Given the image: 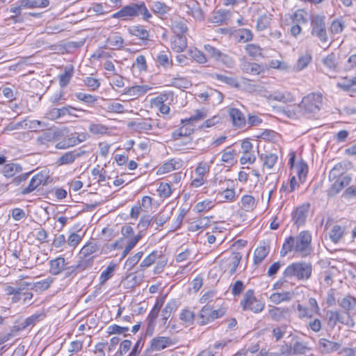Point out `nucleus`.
I'll list each match as a JSON object with an SVG mask.
<instances>
[{
	"label": "nucleus",
	"mask_w": 356,
	"mask_h": 356,
	"mask_svg": "<svg viewBox=\"0 0 356 356\" xmlns=\"http://www.w3.org/2000/svg\"><path fill=\"white\" fill-rule=\"evenodd\" d=\"M116 267L117 265L111 262L106 268L102 271L99 277V282L101 284H104L107 280L113 277Z\"/></svg>",
	"instance_id": "obj_50"
},
{
	"label": "nucleus",
	"mask_w": 356,
	"mask_h": 356,
	"mask_svg": "<svg viewBox=\"0 0 356 356\" xmlns=\"http://www.w3.org/2000/svg\"><path fill=\"white\" fill-rule=\"evenodd\" d=\"M341 347V344L330 341L325 338H321L318 340V348L321 353L325 354L331 353L338 350Z\"/></svg>",
	"instance_id": "obj_20"
},
{
	"label": "nucleus",
	"mask_w": 356,
	"mask_h": 356,
	"mask_svg": "<svg viewBox=\"0 0 356 356\" xmlns=\"http://www.w3.org/2000/svg\"><path fill=\"white\" fill-rule=\"evenodd\" d=\"M220 164L225 167H232L236 164L237 159L236 151L232 149L230 147H227L220 152Z\"/></svg>",
	"instance_id": "obj_12"
},
{
	"label": "nucleus",
	"mask_w": 356,
	"mask_h": 356,
	"mask_svg": "<svg viewBox=\"0 0 356 356\" xmlns=\"http://www.w3.org/2000/svg\"><path fill=\"white\" fill-rule=\"evenodd\" d=\"M225 311L222 309L213 310L208 305L203 307L200 312V324L205 325L218 318L222 316Z\"/></svg>",
	"instance_id": "obj_11"
},
{
	"label": "nucleus",
	"mask_w": 356,
	"mask_h": 356,
	"mask_svg": "<svg viewBox=\"0 0 356 356\" xmlns=\"http://www.w3.org/2000/svg\"><path fill=\"white\" fill-rule=\"evenodd\" d=\"M309 210L308 205L298 207L293 213V220L298 227L302 225L305 222Z\"/></svg>",
	"instance_id": "obj_25"
},
{
	"label": "nucleus",
	"mask_w": 356,
	"mask_h": 356,
	"mask_svg": "<svg viewBox=\"0 0 356 356\" xmlns=\"http://www.w3.org/2000/svg\"><path fill=\"white\" fill-rule=\"evenodd\" d=\"M241 259V255L239 253L234 254L227 259L229 264V271L231 275L235 273Z\"/></svg>",
	"instance_id": "obj_57"
},
{
	"label": "nucleus",
	"mask_w": 356,
	"mask_h": 356,
	"mask_svg": "<svg viewBox=\"0 0 356 356\" xmlns=\"http://www.w3.org/2000/svg\"><path fill=\"white\" fill-rule=\"evenodd\" d=\"M267 102L272 104L273 102H287L290 101L289 94L282 91H274L272 93H266L264 95Z\"/></svg>",
	"instance_id": "obj_24"
},
{
	"label": "nucleus",
	"mask_w": 356,
	"mask_h": 356,
	"mask_svg": "<svg viewBox=\"0 0 356 356\" xmlns=\"http://www.w3.org/2000/svg\"><path fill=\"white\" fill-rule=\"evenodd\" d=\"M67 263L63 257H59L49 261V272L54 275L60 274L67 268Z\"/></svg>",
	"instance_id": "obj_21"
},
{
	"label": "nucleus",
	"mask_w": 356,
	"mask_h": 356,
	"mask_svg": "<svg viewBox=\"0 0 356 356\" xmlns=\"http://www.w3.org/2000/svg\"><path fill=\"white\" fill-rule=\"evenodd\" d=\"M176 344V341L167 336H156L149 342V350L151 351H161Z\"/></svg>",
	"instance_id": "obj_10"
},
{
	"label": "nucleus",
	"mask_w": 356,
	"mask_h": 356,
	"mask_svg": "<svg viewBox=\"0 0 356 356\" xmlns=\"http://www.w3.org/2000/svg\"><path fill=\"white\" fill-rule=\"evenodd\" d=\"M187 47L186 36L174 35L171 38V48L176 52H182Z\"/></svg>",
	"instance_id": "obj_33"
},
{
	"label": "nucleus",
	"mask_w": 356,
	"mask_h": 356,
	"mask_svg": "<svg viewBox=\"0 0 356 356\" xmlns=\"http://www.w3.org/2000/svg\"><path fill=\"white\" fill-rule=\"evenodd\" d=\"M238 206L241 210L251 212L256 208L257 202L252 195H244L241 197Z\"/></svg>",
	"instance_id": "obj_22"
},
{
	"label": "nucleus",
	"mask_w": 356,
	"mask_h": 356,
	"mask_svg": "<svg viewBox=\"0 0 356 356\" xmlns=\"http://www.w3.org/2000/svg\"><path fill=\"white\" fill-rule=\"evenodd\" d=\"M212 216H204L198 218L188 224V230L190 232H197L207 228L210 226Z\"/></svg>",
	"instance_id": "obj_17"
},
{
	"label": "nucleus",
	"mask_w": 356,
	"mask_h": 356,
	"mask_svg": "<svg viewBox=\"0 0 356 356\" xmlns=\"http://www.w3.org/2000/svg\"><path fill=\"white\" fill-rule=\"evenodd\" d=\"M339 305L341 308L345 310V312H348L353 309L356 305V299L351 296H346L338 301Z\"/></svg>",
	"instance_id": "obj_47"
},
{
	"label": "nucleus",
	"mask_w": 356,
	"mask_h": 356,
	"mask_svg": "<svg viewBox=\"0 0 356 356\" xmlns=\"http://www.w3.org/2000/svg\"><path fill=\"white\" fill-rule=\"evenodd\" d=\"M236 35L239 42H245L252 40V32L247 29H241L238 31Z\"/></svg>",
	"instance_id": "obj_61"
},
{
	"label": "nucleus",
	"mask_w": 356,
	"mask_h": 356,
	"mask_svg": "<svg viewBox=\"0 0 356 356\" xmlns=\"http://www.w3.org/2000/svg\"><path fill=\"white\" fill-rule=\"evenodd\" d=\"M344 232V227L335 225L329 232V238L333 243H337L343 236Z\"/></svg>",
	"instance_id": "obj_44"
},
{
	"label": "nucleus",
	"mask_w": 356,
	"mask_h": 356,
	"mask_svg": "<svg viewBox=\"0 0 356 356\" xmlns=\"http://www.w3.org/2000/svg\"><path fill=\"white\" fill-rule=\"evenodd\" d=\"M22 170V167L17 163H7L4 165L2 169V174L8 178L14 177L17 173Z\"/></svg>",
	"instance_id": "obj_45"
},
{
	"label": "nucleus",
	"mask_w": 356,
	"mask_h": 356,
	"mask_svg": "<svg viewBox=\"0 0 356 356\" xmlns=\"http://www.w3.org/2000/svg\"><path fill=\"white\" fill-rule=\"evenodd\" d=\"M259 159L262 161L263 168L270 170L277 162L278 157L277 155L274 153L266 152L260 154Z\"/></svg>",
	"instance_id": "obj_30"
},
{
	"label": "nucleus",
	"mask_w": 356,
	"mask_h": 356,
	"mask_svg": "<svg viewBox=\"0 0 356 356\" xmlns=\"http://www.w3.org/2000/svg\"><path fill=\"white\" fill-rule=\"evenodd\" d=\"M293 22L297 24H306L307 22V13L304 9H298L291 16Z\"/></svg>",
	"instance_id": "obj_54"
},
{
	"label": "nucleus",
	"mask_w": 356,
	"mask_h": 356,
	"mask_svg": "<svg viewBox=\"0 0 356 356\" xmlns=\"http://www.w3.org/2000/svg\"><path fill=\"white\" fill-rule=\"evenodd\" d=\"M228 113L234 127L241 129L245 126V118L243 113L239 109L236 108H230L228 110Z\"/></svg>",
	"instance_id": "obj_15"
},
{
	"label": "nucleus",
	"mask_w": 356,
	"mask_h": 356,
	"mask_svg": "<svg viewBox=\"0 0 356 356\" xmlns=\"http://www.w3.org/2000/svg\"><path fill=\"white\" fill-rule=\"evenodd\" d=\"M308 350H309V348L307 343L296 341L290 348L289 353L294 355H303L305 354Z\"/></svg>",
	"instance_id": "obj_49"
},
{
	"label": "nucleus",
	"mask_w": 356,
	"mask_h": 356,
	"mask_svg": "<svg viewBox=\"0 0 356 356\" xmlns=\"http://www.w3.org/2000/svg\"><path fill=\"white\" fill-rule=\"evenodd\" d=\"M182 166V161L179 159H172L163 163L158 170V173L165 174L179 170Z\"/></svg>",
	"instance_id": "obj_23"
},
{
	"label": "nucleus",
	"mask_w": 356,
	"mask_h": 356,
	"mask_svg": "<svg viewBox=\"0 0 356 356\" xmlns=\"http://www.w3.org/2000/svg\"><path fill=\"white\" fill-rule=\"evenodd\" d=\"M174 101V94L172 92H165L150 99V106L152 108H156L163 115H167L170 113V105Z\"/></svg>",
	"instance_id": "obj_6"
},
{
	"label": "nucleus",
	"mask_w": 356,
	"mask_h": 356,
	"mask_svg": "<svg viewBox=\"0 0 356 356\" xmlns=\"http://www.w3.org/2000/svg\"><path fill=\"white\" fill-rule=\"evenodd\" d=\"M188 14L191 15L195 20L202 21L204 19V14L198 5L188 6Z\"/></svg>",
	"instance_id": "obj_56"
},
{
	"label": "nucleus",
	"mask_w": 356,
	"mask_h": 356,
	"mask_svg": "<svg viewBox=\"0 0 356 356\" xmlns=\"http://www.w3.org/2000/svg\"><path fill=\"white\" fill-rule=\"evenodd\" d=\"M312 274V266L305 262H295L289 265L283 273L284 278L296 277L298 280H307Z\"/></svg>",
	"instance_id": "obj_5"
},
{
	"label": "nucleus",
	"mask_w": 356,
	"mask_h": 356,
	"mask_svg": "<svg viewBox=\"0 0 356 356\" xmlns=\"http://www.w3.org/2000/svg\"><path fill=\"white\" fill-rule=\"evenodd\" d=\"M328 324L332 327H334L338 323L353 327L354 325L353 319L351 318L350 313H341L337 311H328L327 312Z\"/></svg>",
	"instance_id": "obj_9"
},
{
	"label": "nucleus",
	"mask_w": 356,
	"mask_h": 356,
	"mask_svg": "<svg viewBox=\"0 0 356 356\" xmlns=\"http://www.w3.org/2000/svg\"><path fill=\"white\" fill-rule=\"evenodd\" d=\"M217 197L222 202H232L236 200V191L234 188H227L217 193Z\"/></svg>",
	"instance_id": "obj_42"
},
{
	"label": "nucleus",
	"mask_w": 356,
	"mask_h": 356,
	"mask_svg": "<svg viewBox=\"0 0 356 356\" xmlns=\"http://www.w3.org/2000/svg\"><path fill=\"white\" fill-rule=\"evenodd\" d=\"M295 156L294 154L289 159V163L291 167L296 169V173L301 182H304L308 173V165L306 162L303 161H299L296 165L294 164Z\"/></svg>",
	"instance_id": "obj_18"
},
{
	"label": "nucleus",
	"mask_w": 356,
	"mask_h": 356,
	"mask_svg": "<svg viewBox=\"0 0 356 356\" xmlns=\"http://www.w3.org/2000/svg\"><path fill=\"white\" fill-rule=\"evenodd\" d=\"M322 102V95L318 92H312L305 96L300 102L305 117L310 118L315 116L321 110Z\"/></svg>",
	"instance_id": "obj_3"
},
{
	"label": "nucleus",
	"mask_w": 356,
	"mask_h": 356,
	"mask_svg": "<svg viewBox=\"0 0 356 356\" xmlns=\"http://www.w3.org/2000/svg\"><path fill=\"white\" fill-rule=\"evenodd\" d=\"M150 89L151 88L147 85L134 86L126 88L124 94L133 97L134 98H137L147 93Z\"/></svg>",
	"instance_id": "obj_26"
},
{
	"label": "nucleus",
	"mask_w": 356,
	"mask_h": 356,
	"mask_svg": "<svg viewBox=\"0 0 356 356\" xmlns=\"http://www.w3.org/2000/svg\"><path fill=\"white\" fill-rule=\"evenodd\" d=\"M207 114L208 113L207 109L204 108L201 109H197L191 117L182 119L181 122L183 124H194L204 119L207 116Z\"/></svg>",
	"instance_id": "obj_32"
},
{
	"label": "nucleus",
	"mask_w": 356,
	"mask_h": 356,
	"mask_svg": "<svg viewBox=\"0 0 356 356\" xmlns=\"http://www.w3.org/2000/svg\"><path fill=\"white\" fill-rule=\"evenodd\" d=\"M129 104L128 101H123V104L111 101L107 104L106 109L108 111L115 113H124L128 112L127 106Z\"/></svg>",
	"instance_id": "obj_37"
},
{
	"label": "nucleus",
	"mask_w": 356,
	"mask_h": 356,
	"mask_svg": "<svg viewBox=\"0 0 356 356\" xmlns=\"http://www.w3.org/2000/svg\"><path fill=\"white\" fill-rule=\"evenodd\" d=\"M240 62L241 70L247 74L258 75L264 71L262 67L260 65L255 63L249 62L244 57L240 59Z\"/></svg>",
	"instance_id": "obj_16"
},
{
	"label": "nucleus",
	"mask_w": 356,
	"mask_h": 356,
	"mask_svg": "<svg viewBox=\"0 0 356 356\" xmlns=\"http://www.w3.org/2000/svg\"><path fill=\"white\" fill-rule=\"evenodd\" d=\"M216 156H213L209 161H202L197 163L195 169V175L191 177V186L198 188L203 186L207 180L211 166L214 163Z\"/></svg>",
	"instance_id": "obj_4"
},
{
	"label": "nucleus",
	"mask_w": 356,
	"mask_h": 356,
	"mask_svg": "<svg viewBox=\"0 0 356 356\" xmlns=\"http://www.w3.org/2000/svg\"><path fill=\"white\" fill-rule=\"evenodd\" d=\"M59 134L58 132L48 130L43 132L37 138V143L39 145H44L48 147L49 144L53 143L58 139Z\"/></svg>",
	"instance_id": "obj_19"
},
{
	"label": "nucleus",
	"mask_w": 356,
	"mask_h": 356,
	"mask_svg": "<svg viewBox=\"0 0 356 356\" xmlns=\"http://www.w3.org/2000/svg\"><path fill=\"white\" fill-rule=\"evenodd\" d=\"M311 34L313 36L318 38L322 43H327L328 42L324 16H313L311 19Z\"/></svg>",
	"instance_id": "obj_7"
},
{
	"label": "nucleus",
	"mask_w": 356,
	"mask_h": 356,
	"mask_svg": "<svg viewBox=\"0 0 356 356\" xmlns=\"http://www.w3.org/2000/svg\"><path fill=\"white\" fill-rule=\"evenodd\" d=\"M323 67L329 72H336L338 68V63L337 62L336 56L334 54L331 53L322 59Z\"/></svg>",
	"instance_id": "obj_36"
},
{
	"label": "nucleus",
	"mask_w": 356,
	"mask_h": 356,
	"mask_svg": "<svg viewBox=\"0 0 356 356\" xmlns=\"http://www.w3.org/2000/svg\"><path fill=\"white\" fill-rule=\"evenodd\" d=\"M83 154V152H81L76 149L66 152L57 159L56 165L58 166L71 165Z\"/></svg>",
	"instance_id": "obj_14"
},
{
	"label": "nucleus",
	"mask_w": 356,
	"mask_h": 356,
	"mask_svg": "<svg viewBox=\"0 0 356 356\" xmlns=\"http://www.w3.org/2000/svg\"><path fill=\"white\" fill-rule=\"evenodd\" d=\"M241 305L243 310H250L254 313H259L264 309L265 304L255 298L252 290H248L244 294L241 301Z\"/></svg>",
	"instance_id": "obj_8"
},
{
	"label": "nucleus",
	"mask_w": 356,
	"mask_h": 356,
	"mask_svg": "<svg viewBox=\"0 0 356 356\" xmlns=\"http://www.w3.org/2000/svg\"><path fill=\"white\" fill-rule=\"evenodd\" d=\"M129 33L138 38L143 41H147L149 40V31L142 25H135L129 28Z\"/></svg>",
	"instance_id": "obj_31"
},
{
	"label": "nucleus",
	"mask_w": 356,
	"mask_h": 356,
	"mask_svg": "<svg viewBox=\"0 0 356 356\" xmlns=\"http://www.w3.org/2000/svg\"><path fill=\"white\" fill-rule=\"evenodd\" d=\"M88 130L92 134H105L108 131V128L102 124L90 123Z\"/></svg>",
	"instance_id": "obj_64"
},
{
	"label": "nucleus",
	"mask_w": 356,
	"mask_h": 356,
	"mask_svg": "<svg viewBox=\"0 0 356 356\" xmlns=\"http://www.w3.org/2000/svg\"><path fill=\"white\" fill-rule=\"evenodd\" d=\"M293 296V292L291 291L275 292L269 296V300L273 304L278 305L283 302L290 301Z\"/></svg>",
	"instance_id": "obj_27"
},
{
	"label": "nucleus",
	"mask_w": 356,
	"mask_h": 356,
	"mask_svg": "<svg viewBox=\"0 0 356 356\" xmlns=\"http://www.w3.org/2000/svg\"><path fill=\"white\" fill-rule=\"evenodd\" d=\"M188 54L193 61L199 64H205L208 61L206 54L196 47L189 48Z\"/></svg>",
	"instance_id": "obj_34"
},
{
	"label": "nucleus",
	"mask_w": 356,
	"mask_h": 356,
	"mask_svg": "<svg viewBox=\"0 0 356 356\" xmlns=\"http://www.w3.org/2000/svg\"><path fill=\"white\" fill-rule=\"evenodd\" d=\"M157 191L161 197L167 198L172 194V188L168 183H161Z\"/></svg>",
	"instance_id": "obj_63"
},
{
	"label": "nucleus",
	"mask_w": 356,
	"mask_h": 356,
	"mask_svg": "<svg viewBox=\"0 0 356 356\" xmlns=\"http://www.w3.org/2000/svg\"><path fill=\"white\" fill-rule=\"evenodd\" d=\"M289 312V309L286 307H272L268 309V314L273 321H280L286 318Z\"/></svg>",
	"instance_id": "obj_29"
},
{
	"label": "nucleus",
	"mask_w": 356,
	"mask_h": 356,
	"mask_svg": "<svg viewBox=\"0 0 356 356\" xmlns=\"http://www.w3.org/2000/svg\"><path fill=\"white\" fill-rule=\"evenodd\" d=\"M195 318V313L188 309H184L180 312V319L186 324L193 323Z\"/></svg>",
	"instance_id": "obj_62"
},
{
	"label": "nucleus",
	"mask_w": 356,
	"mask_h": 356,
	"mask_svg": "<svg viewBox=\"0 0 356 356\" xmlns=\"http://www.w3.org/2000/svg\"><path fill=\"white\" fill-rule=\"evenodd\" d=\"M106 44L113 49H120L124 44V40L119 33H113L106 39Z\"/></svg>",
	"instance_id": "obj_39"
},
{
	"label": "nucleus",
	"mask_w": 356,
	"mask_h": 356,
	"mask_svg": "<svg viewBox=\"0 0 356 356\" xmlns=\"http://www.w3.org/2000/svg\"><path fill=\"white\" fill-rule=\"evenodd\" d=\"M271 16L270 15H261L257 22L256 28L257 31H261L266 29L270 24Z\"/></svg>",
	"instance_id": "obj_55"
},
{
	"label": "nucleus",
	"mask_w": 356,
	"mask_h": 356,
	"mask_svg": "<svg viewBox=\"0 0 356 356\" xmlns=\"http://www.w3.org/2000/svg\"><path fill=\"white\" fill-rule=\"evenodd\" d=\"M227 19V13L224 10H214L208 19L211 23L221 24Z\"/></svg>",
	"instance_id": "obj_43"
},
{
	"label": "nucleus",
	"mask_w": 356,
	"mask_h": 356,
	"mask_svg": "<svg viewBox=\"0 0 356 356\" xmlns=\"http://www.w3.org/2000/svg\"><path fill=\"white\" fill-rule=\"evenodd\" d=\"M75 97L79 101L85 102L88 104H94L97 101V97L83 92H76Z\"/></svg>",
	"instance_id": "obj_60"
},
{
	"label": "nucleus",
	"mask_w": 356,
	"mask_h": 356,
	"mask_svg": "<svg viewBox=\"0 0 356 356\" xmlns=\"http://www.w3.org/2000/svg\"><path fill=\"white\" fill-rule=\"evenodd\" d=\"M312 52L306 51L305 53L301 54L298 58L295 67L297 71H301L306 68L309 64L312 62Z\"/></svg>",
	"instance_id": "obj_40"
},
{
	"label": "nucleus",
	"mask_w": 356,
	"mask_h": 356,
	"mask_svg": "<svg viewBox=\"0 0 356 356\" xmlns=\"http://www.w3.org/2000/svg\"><path fill=\"white\" fill-rule=\"evenodd\" d=\"M151 10L159 16H163L171 11V7L161 1H154L149 5Z\"/></svg>",
	"instance_id": "obj_28"
},
{
	"label": "nucleus",
	"mask_w": 356,
	"mask_h": 356,
	"mask_svg": "<svg viewBox=\"0 0 356 356\" xmlns=\"http://www.w3.org/2000/svg\"><path fill=\"white\" fill-rule=\"evenodd\" d=\"M74 69L72 65L65 67L64 72L58 76L59 85L61 88L65 87L70 81L73 76Z\"/></svg>",
	"instance_id": "obj_41"
},
{
	"label": "nucleus",
	"mask_w": 356,
	"mask_h": 356,
	"mask_svg": "<svg viewBox=\"0 0 356 356\" xmlns=\"http://www.w3.org/2000/svg\"><path fill=\"white\" fill-rule=\"evenodd\" d=\"M47 175L43 172H39L32 177L31 179L29 186L27 187H24L22 190V194H29L33 192L35 189H36L39 186L42 184L46 183L47 181Z\"/></svg>",
	"instance_id": "obj_13"
},
{
	"label": "nucleus",
	"mask_w": 356,
	"mask_h": 356,
	"mask_svg": "<svg viewBox=\"0 0 356 356\" xmlns=\"http://www.w3.org/2000/svg\"><path fill=\"white\" fill-rule=\"evenodd\" d=\"M141 16L144 21L148 22L152 15L149 11L145 2L142 1L140 3H131L124 6L118 12L113 15L114 18H127V17H136Z\"/></svg>",
	"instance_id": "obj_2"
},
{
	"label": "nucleus",
	"mask_w": 356,
	"mask_h": 356,
	"mask_svg": "<svg viewBox=\"0 0 356 356\" xmlns=\"http://www.w3.org/2000/svg\"><path fill=\"white\" fill-rule=\"evenodd\" d=\"M268 245H261L256 248L254 252V264H259L269 253Z\"/></svg>",
	"instance_id": "obj_46"
},
{
	"label": "nucleus",
	"mask_w": 356,
	"mask_h": 356,
	"mask_svg": "<svg viewBox=\"0 0 356 356\" xmlns=\"http://www.w3.org/2000/svg\"><path fill=\"white\" fill-rule=\"evenodd\" d=\"M60 116H61V118H63L64 116H66V115H69V116H72V117H75V118H79V116L74 113L75 111H81V112H83V113H90L89 111L81 109V108H74V107H73L72 106H70V105L66 106H63L62 108H60Z\"/></svg>",
	"instance_id": "obj_52"
},
{
	"label": "nucleus",
	"mask_w": 356,
	"mask_h": 356,
	"mask_svg": "<svg viewBox=\"0 0 356 356\" xmlns=\"http://www.w3.org/2000/svg\"><path fill=\"white\" fill-rule=\"evenodd\" d=\"M214 207V204L211 200H205L202 202H197L194 209L197 213H203L209 211Z\"/></svg>",
	"instance_id": "obj_58"
},
{
	"label": "nucleus",
	"mask_w": 356,
	"mask_h": 356,
	"mask_svg": "<svg viewBox=\"0 0 356 356\" xmlns=\"http://www.w3.org/2000/svg\"><path fill=\"white\" fill-rule=\"evenodd\" d=\"M135 129L140 132H148L152 131V118H146L134 123Z\"/></svg>",
	"instance_id": "obj_48"
},
{
	"label": "nucleus",
	"mask_w": 356,
	"mask_h": 356,
	"mask_svg": "<svg viewBox=\"0 0 356 356\" xmlns=\"http://www.w3.org/2000/svg\"><path fill=\"white\" fill-rule=\"evenodd\" d=\"M172 30L175 35L186 36L188 31L186 21L183 19L173 21L172 23Z\"/></svg>",
	"instance_id": "obj_38"
},
{
	"label": "nucleus",
	"mask_w": 356,
	"mask_h": 356,
	"mask_svg": "<svg viewBox=\"0 0 356 356\" xmlns=\"http://www.w3.org/2000/svg\"><path fill=\"white\" fill-rule=\"evenodd\" d=\"M312 234L308 231H302L297 236H290L285 238L280 250L282 257L293 252L301 257H306L312 251Z\"/></svg>",
	"instance_id": "obj_1"
},
{
	"label": "nucleus",
	"mask_w": 356,
	"mask_h": 356,
	"mask_svg": "<svg viewBox=\"0 0 356 356\" xmlns=\"http://www.w3.org/2000/svg\"><path fill=\"white\" fill-rule=\"evenodd\" d=\"M245 50L247 54L252 58L261 56L262 54V49L255 44H248L245 47Z\"/></svg>",
	"instance_id": "obj_59"
},
{
	"label": "nucleus",
	"mask_w": 356,
	"mask_h": 356,
	"mask_svg": "<svg viewBox=\"0 0 356 356\" xmlns=\"http://www.w3.org/2000/svg\"><path fill=\"white\" fill-rule=\"evenodd\" d=\"M204 50L206 52V56L208 58H213L217 61L220 60V57L222 56V52L216 49V47L210 45V44H204Z\"/></svg>",
	"instance_id": "obj_53"
},
{
	"label": "nucleus",
	"mask_w": 356,
	"mask_h": 356,
	"mask_svg": "<svg viewBox=\"0 0 356 356\" xmlns=\"http://www.w3.org/2000/svg\"><path fill=\"white\" fill-rule=\"evenodd\" d=\"M171 213V211H161L152 218L154 222H155L158 226H163L170 218Z\"/></svg>",
	"instance_id": "obj_51"
},
{
	"label": "nucleus",
	"mask_w": 356,
	"mask_h": 356,
	"mask_svg": "<svg viewBox=\"0 0 356 356\" xmlns=\"http://www.w3.org/2000/svg\"><path fill=\"white\" fill-rule=\"evenodd\" d=\"M284 112L285 115L290 118H299L302 116H305L304 110L301 106V103L299 104H293L288 106Z\"/></svg>",
	"instance_id": "obj_35"
}]
</instances>
